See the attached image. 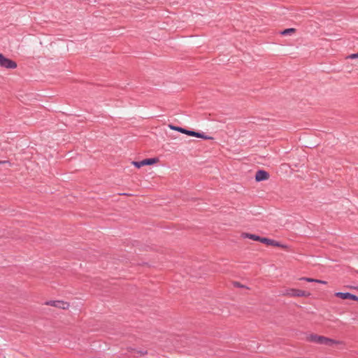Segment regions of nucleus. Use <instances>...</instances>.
<instances>
[{"label": "nucleus", "mask_w": 358, "mask_h": 358, "mask_svg": "<svg viewBox=\"0 0 358 358\" xmlns=\"http://www.w3.org/2000/svg\"><path fill=\"white\" fill-rule=\"evenodd\" d=\"M262 243H264V244H266L268 245H273V246H275V247H280V248H283V249H287V245L280 244L279 242H278L276 241H274V240H272V239H269V238H264L262 239Z\"/></svg>", "instance_id": "obj_7"}, {"label": "nucleus", "mask_w": 358, "mask_h": 358, "mask_svg": "<svg viewBox=\"0 0 358 358\" xmlns=\"http://www.w3.org/2000/svg\"><path fill=\"white\" fill-rule=\"evenodd\" d=\"M4 162H1V161H0V164H1V163H4Z\"/></svg>", "instance_id": "obj_14"}, {"label": "nucleus", "mask_w": 358, "mask_h": 358, "mask_svg": "<svg viewBox=\"0 0 358 358\" xmlns=\"http://www.w3.org/2000/svg\"><path fill=\"white\" fill-rule=\"evenodd\" d=\"M358 58V52L357 53L351 54L347 57V59H355Z\"/></svg>", "instance_id": "obj_13"}, {"label": "nucleus", "mask_w": 358, "mask_h": 358, "mask_svg": "<svg viewBox=\"0 0 358 358\" xmlns=\"http://www.w3.org/2000/svg\"><path fill=\"white\" fill-rule=\"evenodd\" d=\"M269 177V174L265 171H258L255 175V180L258 182L267 180Z\"/></svg>", "instance_id": "obj_9"}, {"label": "nucleus", "mask_w": 358, "mask_h": 358, "mask_svg": "<svg viewBox=\"0 0 358 358\" xmlns=\"http://www.w3.org/2000/svg\"><path fill=\"white\" fill-rule=\"evenodd\" d=\"M335 296L341 298L342 299H352L358 301V296L348 292H336L335 293Z\"/></svg>", "instance_id": "obj_8"}, {"label": "nucleus", "mask_w": 358, "mask_h": 358, "mask_svg": "<svg viewBox=\"0 0 358 358\" xmlns=\"http://www.w3.org/2000/svg\"><path fill=\"white\" fill-rule=\"evenodd\" d=\"M0 66L6 69H14L17 67V64L14 61L8 59L0 53Z\"/></svg>", "instance_id": "obj_4"}, {"label": "nucleus", "mask_w": 358, "mask_h": 358, "mask_svg": "<svg viewBox=\"0 0 358 358\" xmlns=\"http://www.w3.org/2000/svg\"><path fill=\"white\" fill-rule=\"evenodd\" d=\"M306 340L308 342L325 345L327 346H333L334 345H341L343 343L342 341L334 340L326 336L317 335L316 334H310L308 335Z\"/></svg>", "instance_id": "obj_1"}, {"label": "nucleus", "mask_w": 358, "mask_h": 358, "mask_svg": "<svg viewBox=\"0 0 358 358\" xmlns=\"http://www.w3.org/2000/svg\"><path fill=\"white\" fill-rule=\"evenodd\" d=\"M169 127L172 130L179 131L182 134H185L188 136H194L196 138H203V139H211L212 138L211 137H208L202 133H199V132H196L194 131L187 130L184 128L176 127V126H174L172 124H169Z\"/></svg>", "instance_id": "obj_2"}, {"label": "nucleus", "mask_w": 358, "mask_h": 358, "mask_svg": "<svg viewBox=\"0 0 358 358\" xmlns=\"http://www.w3.org/2000/svg\"><path fill=\"white\" fill-rule=\"evenodd\" d=\"M45 305L54 306L60 309L67 310L70 307V304L69 302L64 301H48L45 302Z\"/></svg>", "instance_id": "obj_5"}, {"label": "nucleus", "mask_w": 358, "mask_h": 358, "mask_svg": "<svg viewBox=\"0 0 358 358\" xmlns=\"http://www.w3.org/2000/svg\"><path fill=\"white\" fill-rule=\"evenodd\" d=\"M295 31L296 30L294 28L286 29L281 32V34H282V35L292 34L294 33Z\"/></svg>", "instance_id": "obj_12"}, {"label": "nucleus", "mask_w": 358, "mask_h": 358, "mask_svg": "<svg viewBox=\"0 0 358 358\" xmlns=\"http://www.w3.org/2000/svg\"><path fill=\"white\" fill-rule=\"evenodd\" d=\"M282 295L288 297H307L310 293L299 289L288 288L284 290Z\"/></svg>", "instance_id": "obj_3"}, {"label": "nucleus", "mask_w": 358, "mask_h": 358, "mask_svg": "<svg viewBox=\"0 0 358 358\" xmlns=\"http://www.w3.org/2000/svg\"><path fill=\"white\" fill-rule=\"evenodd\" d=\"M241 236L243 238H248L250 239H252L253 241H259L261 243H262V239L264 238H262L259 236H257V235H255V234H248V233H243L242 234Z\"/></svg>", "instance_id": "obj_10"}, {"label": "nucleus", "mask_w": 358, "mask_h": 358, "mask_svg": "<svg viewBox=\"0 0 358 358\" xmlns=\"http://www.w3.org/2000/svg\"><path fill=\"white\" fill-rule=\"evenodd\" d=\"M159 162L157 158H149L143 159L141 162H132L131 164L135 166L136 168L139 169L143 166L146 165H152Z\"/></svg>", "instance_id": "obj_6"}, {"label": "nucleus", "mask_w": 358, "mask_h": 358, "mask_svg": "<svg viewBox=\"0 0 358 358\" xmlns=\"http://www.w3.org/2000/svg\"><path fill=\"white\" fill-rule=\"evenodd\" d=\"M301 280H305L306 282H317V283H320V284H327V282L326 281H324V280H317V279H314V278H306V277H302L300 278Z\"/></svg>", "instance_id": "obj_11"}]
</instances>
